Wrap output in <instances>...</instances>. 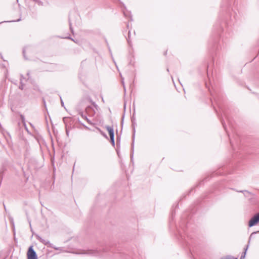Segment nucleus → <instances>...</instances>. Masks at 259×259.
Wrapping results in <instances>:
<instances>
[{
  "label": "nucleus",
  "mask_w": 259,
  "mask_h": 259,
  "mask_svg": "<svg viewBox=\"0 0 259 259\" xmlns=\"http://www.w3.org/2000/svg\"><path fill=\"white\" fill-rule=\"evenodd\" d=\"M77 253L92 256H99L101 255V250L98 249L81 250L77 252Z\"/></svg>",
  "instance_id": "nucleus-1"
},
{
  "label": "nucleus",
  "mask_w": 259,
  "mask_h": 259,
  "mask_svg": "<svg viewBox=\"0 0 259 259\" xmlns=\"http://www.w3.org/2000/svg\"><path fill=\"white\" fill-rule=\"evenodd\" d=\"M27 259H37L36 252L33 248V246H31L29 247L27 251Z\"/></svg>",
  "instance_id": "nucleus-2"
},
{
  "label": "nucleus",
  "mask_w": 259,
  "mask_h": 259,
  "mask_svg": "<svg viewBox=\"0 0 259 259\" xmlns=\"http://www.w3.org/2000/svg\"><path fill=\"white\" fill-rule=\"evenodd\" d=\"M259 223V212L254 215L249 220L248 226L251 227Z\"/></svg>",
  "instance_id": "nucleus-3"
},
{
  "label": "nucleus",
  "mask_w": 259,
  "mask_h": 259,
  "mask_svg": "<svg viewBox=\"0 0 259 259\" xmlns=\"http://www.w3.org/2000/svg\"><path fill=\"white\" fill-rule=\"evenodd\" d=\"M106 128L109 132L111 142L112 145L114 146L115 142H114V135L113 128L112 126H110L109 125L106 126Z\"/></svg>",
  "instance_id": "nucleus-4"
},
{
  "label": "nucleus",
  "mask_w": 259,
  "mask_h": 259,
  "mask_svg": "<svg viewBox=\"0 0 259 259\" xmlns=\"http://www.w3.org/2000/svg\"><path fill=\"white\" fill-rule=\"evenodd\" d=\"M86 112L89 116H93L95 113L94 109L91 107H87L86 109Z\"/></svg>",
  "instance_id": "nucleus-5"
},
{
  "label": "nucleus",
  "mask_w": 259,
  "mask_h": 259,
  "mask_svg": "<svg viewBox=\"0 0 259 259\" xmlns=\"http://www.w3.org/2000/svg\"><path fill=\"white\" fill-rule=\"evenodd\" d=\"M238 192L242 193L245 197H249L250 195H252V194L247 190H240Z\"/></svg>",
  "instance_id": "nucleus-6"
},
{
  "label": "nucleus",
  "mask_w": 259,
  "mask_h": 259,
  "mask_svg": "<svg viewBox=\"0 0 259 259\" xmlns=\"http://www.w3.org/2000/svg\"><path fill=\"white\" fill-rule=\"evenodd\" d=\"M37 238L40 242L44 244L45 245H48L50 244V242L48 240L44 239L39 236H38Z\"/></svg>",
  "instance_id": "nucleus-7"
},
{
  "label": "nucleus",
  "mask_w": 259,
  "mask_h": 259,
  "mask_svg": "<svg viewBox=\"0 0 259 259\" xmlns=\"http://www.w3.org/2000/svg\"><path fill=\"white\" fill-rule=\"evenodd\" d=\"M80 115L82 117V118L87 120V121H88V122L89 123H90V124H92V122H91V121L87 118V117L86 116L83 115V113H82V112L80 113Z\"/></svg>",
  "instance_id": "nucleus-8"
},
{
  "label": "nucleus",
  "mask_w": 259,
  "mask_h": 259,
  "mask_svg": "<svg viewBox=\"0 0 259 259\" xmlns=\"http://www.w3.org/2000/svg\"><path fill=\"white\" fill-rule=\"evenodd\" d=\"M21 120L23 123V125L25 128V129L26 130H27V127H26V123H25V118H24V116L23 115H21Z\"/></svg>",
  "instance_id": "nucleus-9"
},
{
  "label": "nucleus",
  "mask_w": 259,
  "mask_h": 259,
  "mask_svg": "<svg viewBox=\"0 0 259 259\" xmlns=\"http://www.w3.org/2000/svg\"><path fill=\"white\" fill-rule=\"evenodd\" d=\"M22 78H23V77L22 75H21V79H20V85L19 87V89H21V90H23V86H24V84L23 83Z\"/></svg>",
  "instance_id": "nucleus-10"
},
{
  "label": "nucleus",
  "mask_w": 259,
  "mask_h": 259,
  "mask_svg": "<svg viewBox=\"0 0 259 259\" xmlns=\"http://www.w3.org/2000/svg\"><path fill=\"white\" fill-rule=\"evenodd\" d=\"M34 1L35 3L37 4L39 6H42L43 3L40 1V0H32Z\"/></svg>",
  "instance_id": "nucleus-11"
},
{
  "label": "nucleus",
  "mask_w": 259,
  "mask_h": 259,
  "mask_svg": "<svg viewBox=\"0 0 259 259\" xmlns=\"http://www.w3.org/2000/svg\"><path fill=\"white\" fill-rule=\"evenodd\" d=\"M50 246L57 250H62L61 247H57L54 246L53 244H50Z\"/></svg>",
  "instance_id": "nucleus-12"
},
{
  "label": "nucleus",
  "mask_w": 259,
  "mask_h": 259,
  "mask_svg": "<svg viewBox=\"0 0 259 259\" xmlns=\"http://www.w3.org/2000/svg\"><path fill=\"white\" fill-rule=\"evenodd\" d=\"M69 23L70 29L71 31V32L73 33V30H72V21L70 19H69Z\"/></svg>",
  "instance_id": "nucleus-13"
},
{
  "label": "nucleus",
  "mask_w": 259,
  "mask_h": 259,
  "mask_svg": "<svg viewBox=\"0 0 259 259\" xmlns=\"http://www.w3.org/2000/svg\"><path fill=\"white\" fill-rule=\"evenodd\" d=\"M100 133L105 138H107V135L104 133L101 130H99Z\"/></svg>",
  "instance_id": "nucleus-14"
},
{
  "label": "nucleus",
  "mask_w": 259,
  "mask_h": 259,
  "mask_svg": "<svg viewBox=\"0 0 259 259\" xmlns=\"http://www.w3.org/2000/svg\"><path fill=\"white\" fill-rule=\"evenodd\" d=\"M247 247H246V248L245 249V251H244V252L243 255H241V258H240V259H242L243 257H245V254H246V250H247Z\"/></svg>",
  "instance_id": "nucleus-15"
},
{
  "label": "nucleus",
  "mask_w": 259,
  "mask_h": 259,
  "mask_svg": "<svg viewBox=\"0 0 259 259\" xmlns=\"http://www.w3.org/2000/svg\"><path fill=\"white\" fill-rule=\"evenodd\" d=\"M231 256H225L223 258H222L221 259H231ZM235 259H237V258H235Z\"/></svg>",
  "instance_id": "nucleus-16"
},
{
  "label": "nucleus",
  "mask_w": 259,
  "mask_h": 259,
  "mask_svg": "<svg viewBox=\"0 0 259 259\" xmlns=\"http://www.w3.org/2000/svg\"><path fill=\"white\" fill-rule=\"evenodd\" d=\"M256 233H259V231L257 232H253L251 234L250 237H252L254 234H256Z\"/></svg>",
  "instance_id": "nucleus-17"
},
{
  "label": "nucleus",
  "mask_w": 259,
  "mask_h": 259,
  "mask_svg": "<svg viewBox=\"0 0 259 259\" xmlns=\"http://www.w3.org/2000/svg\"><path fill=\"white\" fill-rule=\"evenodd\" d=\"M130 31L128 32V39H127V41H128V42L129 44H130V40H129V39H130Z\"/></svg>",
  "instance_id": "nucleus-18"
},
{
  "label": "nucleus",
  "mask_w": 259,
  "mask_h": 259,
  "mask_svg": "<svg viewBox=\"0 0 259 259\" xmlns=\"http://www.w3.org/2000/svg\"><path fill=\"white\" fill-rule=\"evenodd\" d=\"M93 105H94V106L96 108V109H97L98 106L96 104H95V103H94Z\"/></svg>",
  "instance_id": "nucleus-19"
},
{
  "label": "nucleus",
  "mask_w": 259,
  "mask_h": 259,
  "mask_svg": "<svg viewBox=\"0 0 259 259\" xmlns=\"http://www.w3.org/2000/svg\"><path fill=\"white\" fill-rule=\"evenodd\" d=\"M61 105H62V106H64V103H63V102L62 100H61Z\"/></svg>",
  "instance_id": "nucleus-20"
},
{
  "label": "nucleus",
  "mask_w": 259,
  "mask_h": 259,
  "mask_svg": "<svg viewBox=\"0 0 259 259\" xmlns=\"http://www.w3.org/2000/svg\"><path fill=\"white\" fill-rule=\"evenodd\" d=\"M66 134H67V135H68V132L67 130H66Z\"/></svg>",
  "instance_id": "nucleus-21"
},
{
  "label": "nucleus",
  "mask_w": 259,
  "mask_h": 259,
  "mask_svg": "<svg viewBox=\"0 0 259 259\" xmlns=\"http://www.w3.org/2000/svg\"><path fill=\"white\" fill-rule=\"evenodd\" d=\"M223 123V125L224 127L225 128V125L224 124V123Z\"/></svg>",
  "instance_id": "nucleus-22"
},
{
  "label": "nucleus",
  "mask_w": 259,
  "mask_h": 259,
  "mask_svg": "<svg viewBox=\"0 0 259 259\" xmlns=\"http://www.w3.org/2000/svg\"><path fill=\"white\" fill-rule=\"evenodd\" d=\"M123 14L124 15H125V12L124 11H123Z\"/></svg>",
  "instance_id": "nucleus-23"
},
{
  "label": "nucleus",
  "mask_w": 259,
  "mask_h": 259,
  "mask_svg": "<svg viewBox=\"0 0 259 259\" xmlns=\"http://www.w3.org/2000/svg\"><path fill=\"white\" fill-rule=\"evenodd\" d=\"M20 21V19H18L16 21Z\"/></svg>",
  "instance_id": "nucleus-24"
}]
</instances>
